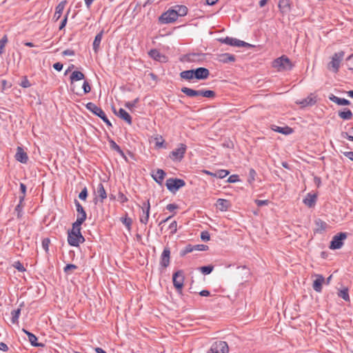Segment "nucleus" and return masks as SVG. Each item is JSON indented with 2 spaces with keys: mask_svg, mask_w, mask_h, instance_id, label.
Returning a JSON list of instances; mask_svg holds the SVG:
<instances>
[{
  "mask_svg": "<svg viewBox=\"0 0 353 353\" xmlns=\"http://www.w3.org/2000/svg\"><path fill=\"white\" fill-rule=\"evenodd\" d=\"M272 66L277 71L281 72L291 70L292 63L288 57L283 55L274 60Z\"/></svg>",
  "mask_w": 353,
  "mask_h": 353,
  "instance_id": "f257e3e1",
  "label": "nucleus"
},
{
  "mask_svg": "<svg viewBox=\"0 0 353 353\" xmlns=\"http://www.w3.org/2000/svg\"><path fill=\"white\" fill-rule=\"evenodd\" d=\"M343 57L344 52L343 51L334 53L332 57L331 61L327 64V69L334 73H337Z\"/></svg>",
  "mask_w": 353,
  "mask_h": 353,
  "instance_id": "f03ea898",
  "label": "nucleus"
},
{
  "mask_svg": "<svg viewBox=\"0 0 353 353\" xmlns=\"http://www.w3.org/2000/svg\"><path fill=\"white\" fill-rule=\"evenodd\" d=\"M86 108L95 115L100 117L108 126H112V123L101 108L98 107L94 103L89 102L86 104Z\"/></svg>",
  "mask_w": 353,
  "mask_h": 353,
  "instance_id": "7ed1b4c3",
  "label": "nucleus"
},
{
  "mask_svg": "<svg viewBox=\"0 0 353 353\" xmlns=\"http://www.w3.org/2000/svg\"><path fill=\"white\" fill-rule=\"evenodd\" d=\"M165 185L170 192H175L179 188L185 186V183L183 179L170 178L167 179Z\"/></svg>",
  "mask_w": 353,
  "mask_h": 353,
  "instance_id": "20e7f679",
  "label": "nucleus"
},
{
  "mask_svg": "<svg viewBox=\"0 0 353 353\" xmlns=\"http://www.w3.org/2000/svg\"><path fill=\"white\" fill-rule=\"evenodd\" d=\"M187 146L183 143H180L178 148L172 151L169 155L173 161H181L186 152Z\"/></svg>",
  "mask_w": 353,
  "mask_h": 353,
  "instance_id": "39448f33",
  "label": "nucleus"
},
{
  "mask_svg": "<svg viewBox=\"0 0 353 353\" xmlns=\"http://www.w3.org/2000/svg\"><path fill=\"white\" fill-rule=\"evenodd\" d=\"M347 238L345 232H340L334 235L330 242V249L336 250L340 249L343 245V241Z\"/></svg>",
  "mask_w": 353,
  "mask_h": 353,
  "instance_id": "423d86ee",
  "label": "nucleus"
},
{
  "mask_svg": "<svg viewBox=\"0 0 353 353\" xmlns=\"http://www.w3.org/2000/svg\"><path fill=\"white\" fill-rule=\"evenodd\" d=\"M172 281L174 288L179 293H181L184 282L183 272L182 270H178L174 273L172 276Z\"/></svg>",
  "mask_w": 353,
  "mask_h": 353,
  "instance_id": "0eeeda50",
  "label": "nucleus"
},
{
  "mask_svg": "<svg viewBox=\"0 0 353 353\" xmlns=\"http://www.w3.org/2000/svg\"><path fill=\"white\" fill-rule=\"evenodd\" d=\"M229 347L226 342L219 341L214 343L209 351V353H228Z\"/></svg>",
  "mask_w": 353,
  "mask_h": 353,
  "instance_id": "6e6552de",
  "label": "nucleus"
},
{
  "mask_svg": "<svg viewBox=\"0 0 353 353\" xmlns=\"http://www.w3.org/2000/svg\"><path fill=\"white\" fill-rule=\"evenodd\" d=\"M177 14L174 9H170L165 12L163 13L159 17V21L161 23H170L175 21L177 19Z\"/></svg>",
  "mask_w": 353,
  "mask_h": 353,
  "instance_id": "1a4fd4ad",
  "label": "nucleus"
},
{
  "mask_svg": "<svg viewBox=\"0 0 353 353\" xmlns=\"http://www.w3.org/2000/svg\"><path fill=\"white\" fill-rule=\"evenodd\" d=\"M82 234H77L74 232H68V241L72 246H78L80 243L84 241Z\"/></svg>",
  "mask_w": 353,
  "mask_h": 353,
  "instance_id": "9d476101",
  "label": "nucleus"
},
{
  "mask_svg": "<svg viewBox=\"0 0 353 353\" xmlns=\"http://www.w3.org/2000/svg\"><path fill=\"white\" fill-rule=\"evenodd\" d=\"M148 54L151 58L161 63H165L168 61V59L165 55L160 53L159 51L156 49L150 50L148 52Z\"/></svg>",
  "mask_w": 353,
  "mask_h": 353,
  "instance_id": "9b49d317",
  "label": "nucleus"
},
{
  "mask_svg": "<svg viewBox=\"0 0 353 353\" xmlns=\"http://www.w3.org/2000/svg\"><path fill=\"white\" fill-rule=\"evenodd\" d=\"M170 250L168 248H165L161 257V265L163 268H167L170 264Z\"/></svg>",
  "mask_w": 353,
  "mask_h": 353,
  "instance_id": "f8f14e48",
  "label": "nucleus"
},
{
  "mask_svg": "<svg viewBox=\"0 0 353 353\" xmlns=\"http://www.w3.org/2000/svg\"><path fill=\"white\" fill-rule=\"evenodd\" d=\"M15 159L21 163H26L28 161V157L27 153L22 148L17 147Z\"/></svg>",
  "mask_w": 353,
  "mask_h": 353,
  "instance_id": "ddd939ff",
  "label": "nucleus"
},
{
  "mask_svg": "<svg viewBox=\"0 0 353 353\" xmlns=\"http://www.w3.org/2000/svg\"><path fill=\"white\" fill-rule=\"evenodd\" d=\"M194 72L197 79H206L210 75L209 70L205 68H199L194 70Z\"/></svg>",
  "mask_w": 353,
  "mask_h": 353,
  "instance_id": "4468645a",
  "label": "nucleus"
},
{
  "mask_svg": "<svg viewBox=\"0 0 353 353\" xmlns=\"http://www.w3.org/2000/svg\"><path fill=\"white\" fill-rule=\"evenodd\" d=\"M67 4V1L65 0L61 1L55 8V12L53 16V19L55 21H57L60 19L63 11L65 8V5Z\"/></svg>",
  "mask_w": 353,
  "mask_h": 353,
  "instance_id": "2eb2a0df",
  "label": "nucleus"
},
{
  "mask_svg": "<svg viewBox=\"0 0 353 353\" xmlns=\"http://www.w3.org/2000/svg\"><path fill=\"white\" fill-rule=\"evenodd\" d=\"M325 281L324 277L322 275L318 274L316 275V279L314 281L313 283V289L317 292H320L322 290V285Z\"/></svg>",
  "mask_w": 353,
  "mask_h": 353,
  "instance_id": "dca6fc26",
  "label": "nucleus"
},
{
  "mask_svg": "<svg viewBox=\"0 0 353 353\" xmlns=\"http://www.w3.org/2000/svg\"><path fill=\"white\" fill-rule=\"evenodd\" d=\"M278 6L283 14L288 13L290 10V0H279Z\"/></svg>",
  "mask_w": 353,
  "mask_h": 353,
  "instance_id": "f3484780",
  "label": "nucleus"
},
{
  "mask_svg": "<svg viewBox=\"0 0 353 353\" xmlns=\"http://www.w3.org/2000/svg\"><path fill=\"white\" fill-rule=\"evenodd\" d=\"M218 41L225 44H249L248 43L232 37L221 38L219 39Z\"/></svg>",
  "mask_w": 353,
  "mask_h": 353,
  "instance_id": "a211bd4d",
  "label": "nucleus"
},
{
  "mask_svg": "<svg viewBox=\"0 0 353 353\" xmlns=\"http://www.w3.org/2000/svg\"><path fill=\"white\" fill-rule=\"evenodd\" d=\"M218 61L223 63L234 62L235 61V57L229 53L221 54L218 56Z\"/></svg>",
  "mask_w": 353,
  "mask_h": 353,
  "instance_id": "6ab92c4d",
  "label": "nucleus"
},
{
  "mask_svg": "<svg viewBox=\"0 0 353 353\" xmlns=\"http://www.w3.org/2000/svg\"><path fill=\"white\" fill-rule=\"evenodd\" d=\"M150 202L148 200V203H147L146 208H142L143 215L140 218V221L143 224H146L148 221L149 215H150Z\"/></svg>",
  "mask_w": 353,
  "mask_h": 353,
  "instance_id": "aec40b11",
  "label": "nucleus"
},
{
  "mask_svg": "<svg viewBox=\"0 0 353 353\" xmlns=\"http://www.w3.org/2000/svg\"><path fill=\"white\" fill-rule=\"evenodd\" d=\"M75 205L77 211V219H81L82 222H84V221L86 219V213L83 208L77 200H75Z\"/></svg>",
  "mask_w": 353,
  "mask_h": 353,
  "instance_id": "412c9836",
  "label": "nucleus"
},
{
  "mask_svg": "<svg viewBox=\"0 0 353 353\" xmlns=\"http://www.w3.org/2000/svg\"><path fill=\"white\" fill-rule=\"evenodd\" d=\"M165 176V172L161 169H158L155 172V173L152 174V177H153L154 180L159 184L162 183Z\"/></svg>",
  "mask_w": 353,
  "mask_h": 353,
  "instance_id": "4be33fe9",
  "label": "nucleus"
},
{
  "mask_svg": "<svg viewBox=\"0 0 353 353\" xmlns=\"http://www.w3.org/2000/svg\"><path fill=\"white\" fill-rule=\"evenodd\" d=\"M118 117L124 120L129 125L132 124V118L130 115L123 108H120L118 113H116Z\"/></svg>",
  "mask_w": 353,
  "mask_h": 353,
  "instance_id": "5701e85b",
  "label": "nucleus"
},
{
  "mask_svg": "<svg viewBox=\"0 0 353 353\" xmlns=\"http://www.w3.org/2000/svg\"><path fill=\"white\" fill-rule=\"evenodd\" d=\"M272 130L275 131V132H279V133H281L283 134H290L292 132V129L288 126H285V127H279V126H276V125H272Z\"/></svg>",
  "mask_w": 353,
  "mask_h": 353,
  "instance_id": "b1692460",
  "label": "nucleus"
},
{
  "mask_svg": "<svg viewBox=\"0 0 353 353\" xmlns=\"http://www.w3.org/2000/svg\"><path fill=\"white\" fill-rule=\"evenodd\" d=\"M230 205V202L226 199H219L216 201V207L221 211H226L229 208Z\"/></svg>",
  "mask_w": 353,
  "mask_h": 353,
  "instance_id": "393cba45",
  "label": "nucleus"
},
{
  "mask_svg": "<svg viewBox=\"0 0 353 353\" xmlns=\"http://www.w3.org/2000/svg\"><path fill=\"white\" fill-rule=\"evenodd\" d=\"M23 331L28 335V340L30 342L32 345L35 346V347L43 346V344L37 343V338L34 334L29 332L28 331H27L24 329L23 330Z\"/></svg>",
  "mask_w": 353,
  "mask_h": 353,
  "instance_id": "a878e982",
  "label": "nucleus"
},
{
  "mask_svg": "<svg viewBox=\"0 0 353 353\" xmlns=\"http://www.w3.org/2000/svg\"><path fill=\"white\" fill-rule=\"evenodd\" d=\"M316 196L315 194H308L303 199V203L308 207L311 208L316 203Z\"/></svg>",
  "mask_w": 353,
  "mask_h": 353,
  "instance_id": "bb28decb",
  "label": "nucleus"
},
{
  "mask_svg": "<svg viewBox=\"0 0 353 353\" xmlns=\"http://www.w3.org/2000/svg\"><path fill=\"white\" fill-rule=\"evenodd\" d=\"M297 103L301 105L302 107H306L308 105H312L316 103L315 98L312 97L311 95L307 97V98L296 102Z\"/></svg>",
  "mask_w": 353,
  "mask_h": 353,
  "instance_id": "cd10ccee",
  "label": "nucleus"
},
{
  "mask_svg": "<svg viewBox=\"0 0 353 353\" xmlns=\"http://www.w3.org/2000/svg\"><path fill=\"white\" fill-rule=\"evenodd\" d=\"M83 223L81 219H77V221L72 224V229L68 232H74L77 234H81V225Z\"/></svg>",
  "mask_w": 353,
  "mask_h": 353,
  "instance_id": "c85d7f7f",
  "label": "nucleus"
},
{
  "mask_svg": "<svg viewBox=\"0 0 353 353\" xmlns=\"http://www.w3.org/2000/svg\"><path fill=\"white\" fill-rule=\"evenodd\" d=\"M180 77L186 80H191L195 78L194 70H185L180 73Z\"/></svg>",
  "mask_w": 353,
  "mask_h": 353,
  "instance_id": "c756f323",
  "label": "nucleus"
},
{
  "mask_svg": "<svg viewBox=\"0 0 353 353\" xmlns=\"http://www.w3.org/2000/svg\"><path fill=\"white\" fill-rule=\"evenodd\" d=\"M181 92L190 97L199 96V90H194L186 87L182 88Z\"/></svg>",
  "mask_w": 353,
  "mask_h": 353,
  "instance_id": "7c9ffc66",
  "label": "nucleus"
},
{
  "mask_svg": "<svg viewBox=\"0 0 353 353\" xmlns=\"http://www.w3.org/2000/svg\"><path fill=\"white\" fill-rule=\"evenodd\" d=\"M330 99L332 101H333L340 105H347L350 104V101H348L345 99H341V98L337 97L334 95H332V97H330Z\"/></svg>",
  "mask_w": 353,
  "mask_h": 353,
  "instance_id": "2f4dec72",
  "label": "nucleus"
},
{
  "mask_svg": "<svg viewBox=\"0 0 353 353\" xmlns=\"http://www.w3.org/2000/svg\"><path fill=\"white\" fill-rule=\"evenodd\" d=\"M96 194L97 196H99L101 200H103L107 197L106 192L104 189L103 185L101 183H99L97 187Z\"/></svg>",
  "mask_w": 353,
  "mask_h": 353,
  "instance_id": "473e14b6",
  "label": "nucleus"
},
{
  "mask_svg": "<svg viewBox=\"0 0 353 353\" xmlns=\"http://www.w3.org/2000/svg\"><path fill=\"white\" fill-rule=\"evenodd\" d=\"M174 10L177 14V18L185 16L188 13V8L184 6H176L174 7Z\"/></svg>",
  "mask_w": 353,
  "mask_h": 353,
  "instance_id": "72a5a7b5",
  "label": "nucleus"
},
{
  "mask_svg": "<svg viewBox=\"0 0 353 353\" xmlns=\"http://www.w3.org/2000/svg\"><path fill=\"white\" fill-rule=\"evenodd\" d=\"M84 78L85 75L83 74V73L79 71H74L70 76L71 82L82 80Z\"/></svg>",
  "mask_w": 353,
  "mask_h": 353,
  "instance_id": "f704fd0d",
  "label": "nucleus"
},
{
  "mask_svg": "<svg viewBox=\"0 0 353 353\" xmlns=\"http://www.w3.org/2000/svg\"><path fill=\"white\" fill-rule=\"evenodd\" d=\"M120 220L122 222V223L125 225L128 230L130 231L131 230V225L132 223V219L125 215V216L121 217Z\"/></svg>",
  "mask_w": 353,
  "mask_h": 353,
  "instance_id": "c9c22d12",
  "label": "nucleus"
},
{
  "mask_svg": "<svg viewBox=\"0 0 353 353\" xmlns=\"http://www.w3.org/2000/svg\"><path fill=\"white\" fill-rule=\"evenodd\" d=\"M339 116L340 118L343 119L349 120L352 117V112L350 110H346L345 111L339 112Z\"/></svg>",
  "mask_w": 353,
  "mask_h": 353,
  "instance_id": "e433bc0d",
  "label": "nucleus"
},
{
  "mask_svg": "<svg viewBox=\"0 0 353 353\" xmlns=\"http://www.w3.org/2000/svg\"><path fill=\"white\" fill-rule=\"evenodd\" d=\"M316 225V231L322 232L324 231L327 228V223L321 219H318L315 221Z\"/></svg>",
  "mask_w": 353,
  "mask_h": 353,
  "instance_id": "4c0bfd02",
  "label": "nucleus"
},
{
  "mask_svg": "<svg viewBox=\"0 0 353 353\" xmlns=\"http://www.w3.org/2000/svg\"><path fill=\"white\" fill-rule=\"evenodd\" d=\"M338 296L345 301H350V296L347 288H344L338 292Z\"/></svg>",
  "mask_w": 353,
  "mask_h": 353,
  "instance_id": "58836bf2",
  "label": "nucleus"
},
{
  "mask_svg": "<svg viewBox=\"0 0 353 353\" xmlns=\"http://www.w3.org/2000/svg\"><path fill=\"white\" fill-rule=\"evenodd\" d=\"M20 313H21V309H19V308L17 309V310L12 311V312H11V315H12L11 322L13 324L17 323L18 322V319H19V316L20 315Z\"/></svg>",
  "mask_w": 353,
  "mask_h": 353,
  "instance_id": "ea45409f",
  "label": "nucleus"
},
{
  "mask_svg": "<svg viewBox=\"0 0 353 353\" xmlns=\"http://www.w3.org/2000/svg\"><path fill=\"white\" fill-rule=\"evenodd\" d=\"M199 96L207 98H214L215 92L212 90H199Z\"/></svg>",
  "mask_w": 353,
  "mask_h": 353,
  "instance_id": "a19ab883",
  "label": "nucleus"
},
{
  "mask_svg": "<svg viewBox=\"0 0 353 353\" xmlns=\"http://www.w3.org/2000/svg\"><path fill=\"white\" fill-rule=\"evenodd\" d=\"M229 174V172L226 170H219L214 172V176L219 179H223Z\"/></svg>",
  "mask_w": 353,
  "mask_h": 353,
  "instance_id": "79ce46f5",
  "label": "nucleus"
},
{
  "mask_svg": "<svg viewBox=\"0 0 353 353\" xmlns=\"http://www.w3.org/2000/svg\"><path fill=\"white\" fill-rule=\"evenodd\" d=\"M213 268L212 265L203 266L200 268V271L204 274H209L212 272Z\"/></svg>",
  "mask_w": 353,
  "mask_h": 353,
  "instance_id": "37998d69",
  "label": "nucleus"
},
{
  "mask_svg": "<svg viewBox=\"0 0 353 353\" xmlns=\"http://www.w3.org/2000/svg\"><path fill=\"white\" fill-rule=\"evenodd\" d=\"M77 269V266L73 264H68L64 268V272L67 274H71L74 270Z\"/></svg>",
  "mask_w": 353,
  "mask_h": 353,
  "instance_id": "c03bdc74",
  "label": "nucleus"
},
{
  "mask_svg": "<svg viewBox=\"0 0 353 353\" xmlns=\"http://www.w3.org/2000/svg\"><path fill=\"white\" fill-rule=\"evenodd\" d=\"M20 190L22 193V195L19 196V200H21V203H23L26 192V186L25 184L22 183H20Z\"/></svg>",
  "mask_w": 353,
  "mask_h": 353,
  "instance_id": "a18cd8bd",
  "label": "nucleus"
},
{
  "mask_svg": "<svg viewBox=\"0 0 353 353\" xmlns=\"http://www.w3.org/2000/svg\"><path fill=\"white\" fill-rule=\"evenodd\" d=\"M50 243V240L48 238H45L42 241V248L46 252L48 251Z\"/></svg>",
  "mask_w": 353,
  "mask_h": 353,
  "instance_id": "49530a36",
  "label": "nucleus"
},
{
  "mask_svg": "<svg viewBox=\"0 0 353 353\" xmlns=\"http://www.w3.org/2000/svg\"><path fill=\"white\" fill-rule=\"evenodd\" d=\"M13 267L18 270L19 272H24L26 271L25 268L23 267V264L21 263L19 261H15L13 263Z\"/></svg>",
  "mask_w": 353,
  "mask_h": 353,
  "instance_id": "de8ad7c7",
  "label": "nucleus"
},
{
  "mask_svg": "<svg viewBox=\"0 0 353 353\" xmlns=\"http://www.w3.org/2000/svg\"><path fill=\"white\" fill-rule=\"evenodd\" d=\"M169 229L170 230L171 234H174V233H176V232L177 230L176 221H172L169 225Z\"/></svg>",
  "mask_w": 353,
  "mask_h": 353,
  "instance_id": "09e8293b",
  "label": "nucleus"
},
{
  "mask_svg": "<svg viewBox=\"0 0 353 353\" xmlns=\"http://www.w3.org/2000/svg\"><path fill=\"white\" fill-rule=\"evenodd\" d=\"M20 85L23 88H27L31 86V83L28 81L26 77H24L21 81Z\"/></svg>",
  "mask_w": 353,
  "mask_h": 353,
  "instance_id": "8fccbe9b",
  "label": "nucleus"
},
{
  "mask_svg": "<svg viewBox=\"0 0 353 353\" xmlns=\"http://www.w3.org/2000/svg\"><path fill=\"white\" fill-rule=\"evenodd\" d=\"M110 147L112 149H113V150L117 151L119 153L123 154V152L121 150L120 147L114 141H110Z\"/></svg>",
  "mask_w": 353,
  "mask_h": 353,
  "instance_id": "3c124183",
  "label": "nucleus"
},
{
  "mask_svg": "<svg viewBox=\"0 0 353 353\" xmlns=\"http://www.w3.org/2000/svg\"><path fill=\"white\" fill-rule=\"evenodd\" d=\"M88 196V190L84 188L79 194V198L81 200H85Z\"/></svg>",
  "mask_w": 353,
  "mask_h": 353,
  "instance_id": "603ef678",
  "label": "nucleus"
},
{
  "mask_svg": "<svg viewBox=\"0 0 353 353\" xmlns=\"http://www.w3.org/2000/svg\"><path fill=\"white\" fill-rule=\"evenodd\" d=\"M201 239L204 241H208L210 239V234L208 231H203L201 234Z\"/></svg>",
  "mask_w": 353,
  "mask_h": 353,
  "instance_id": "864d4df0",
  "label": "nucleus"
},
{
  "mask_svg": "<svg viewBox=\"0 0 353 353\" xmlns=\"http://www.w3.org/2000/svg\"><path fill=\"white\" fill-rule=\"evenodd\" d=\"M11 83L8 82L6 80L1 81V88L2 92H3L6 89L11 88Z\"/></svg>",
  "mask_w": 353,
  "mask_h": 353,
  "instance_id": "5fc2aeb1",
  "label": "nucleus"
},
{
  "mask_svg": "<svg viewBox=\"0 0 353 353\" xmlns=\"http://www.w3.org/2000/svg\"><path fill=\"white\" fill-rule=\"evenodd\" d=\"M138 101H139V99L137 98L132 102L129 101V102L125 103V106L126 108H128V109H132L133 107L135 106V105L138 103Z\"/></svg>",
  "mask_w": 353,
  "mask_h": 353,
  "instance_id": "6e6d98bb",
  "label": "nucleus"
},
{
  "mask_svg": "<svg viewBox=\"0 0 353 353\" xmlns=\"http://www.w3.org/2000/svg\"><path fill=\"white\" fill-rule=\"evenodd\" d=\"M194 250H199V251H205L208 249V245H203V244L194 245Z\"/></svg>",
  "mask_w": 353,
  "mask_h": 353,
  "instance_id": "4d7b16f0",
  "label": "nucleus"
},
{
  "mask_svg": "<svg viewBox=\"0 0 353 353\" xmlns=\"http://www.w3.org/2000/svg\"><path fill=\"white\" fill-rule=\"evenodd\" d=\"M194 250V245H188L185 247V250L181 252V255H185L189 252Z\"/></svg>",
  "mask_w": 353,
  "mask_h": 353,
  "instance_id": "13d9d810",
  "label": "nucleus"
},
{
  "mask_svg": "<svg viewBox=\"0 0 353 353\" xmlns=\"http://www.w3.org/2000/svg\"><path fill=\"white\" fill-rule=\"evenodd\" d=\"M23 206V203H21V200H19V203L15 208V211L17 212L18 217H20L21 216V213L22 211Z\"/></svg>",
  "mask_w": 353,
  "mask_h": 353,
  "instance_id": "bf43d9fd",
  "label": "nucleus"
},
{
  "mask_svg": "<svg viewBox=\"0 0 353 353\" xmlns=\"http://www.w3.org/2000/svg\"><path fill=\"white\" fill-rule=\"evenodd\" d=\"M118 200L121 203H123L127 202L128 199L127 196L125 195H124L123 193L119 192L118 194Z\"/></svg>",
  "mask_w": 353,
  "mask_h": 353,
  "instance_id": "052dcab7",
  "label": "nucleus"
},
{
  "mask_svg": "<svg viewBox=\"0 0 353 353\" xmlns=\"http://www.w3.org/2000/svg\"><path fill=\"white\" fill-rule=\"evenodd\" d=\"M102 37H103V32H99L96 37H95V39L94 40V42L92 44H99L100 42L101 41V39H102Z\"/></svg>",
  "mask_w": 353,
  "mask_h": 353,
  "instance_id": "680f3d73",
  "label": "nucleus"
},
{
  "mask_svg": "<svg viewBox=\"0 0 353 353\" xmlns=\"http://www.w3.org/2000/svg\"><path fill=\"white\" fill-rule=\"evenodd\" d=\"M83 89L85 93H88L91 90L90 85L87 81H85L83 84Z\"/></svg>",
  "mask_w": 353,
  "mask_h": 353,
  "instance_id": "e2e57ef3",
  "label": "nucleus"
},
{
  "mask_svg": "<svg viewBox=\"0 0 353 353\" xmlns=\"http://www.w3.org/2000/svg\"><path fill=\"white\" fill-rule=\"evenodd\" d=\"M255 203H256V205L259 207L262 206V205H268V200H255Z\"/></svg>",
  "mask_w": 353,
  "mask_h": 353,
  "instance_id": "0e129e2a",
  "label": "nucleus"
},
{
  "mask_svg": "<svg viewBox=\"0 0 353 353\" xmlns=\"http://www.w3.org/2000/svg\"><path fill=\"white\" fill-rule=\"evenodd\" d=\"M53 68L57 71H61L63 68V64L59 62L55 63Z\"/></svg>",
  "mask_w": 353,
  "mask_h": 353,
  "instance_id": "69168bd1",
  "label": "nucleus"
},
{
  "mask_svg": "<svg viewBox=\"0 0 353 353\" xmlns=\"http://www.w3.org/2000/svg\"><path fill=\"white\" fill-rule=\"evenodd\" d=\"M237 181H238V176L237 175H232L228 179V181L230 182V183H234V182H236Z\"/></svg>",
  "mask_w": 353,
  "mask_h": 353,
  "instance_id": "338daca9",
  "label": "nucleus"
},
{
  "mask_svg": "<svg viewBox=\"0 0 353 353\" xmlns=\"http://www.w3.org/2000/svg\"><path fill=\"white\" fill-rule=\"evenodd\" d=\"M343 154L350 160L353 161V152H345Z\"/></svg>",
  "mask_w": 353,
  "mask_h": 353,
  "instance_id": "774afa93",
  "label": "nucleus"
}]
</instances>
